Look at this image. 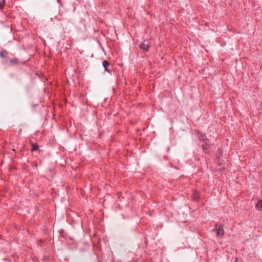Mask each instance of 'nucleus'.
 Listing matches in <instances>:
<instances>
[{
	"label": "nucleus",
	"mask_w": 262,
	"mask_h": 262,
	"mask_svg": "<svg viewBox=\"0 0 262 262\" xmlns=\"http://www.w3.org/2000/svg\"><path fill=\"white\" fill-rule=\"evenodd\" d=\"M38 146L37 144H33L32 150L33 151H35V150H36L38 149Z\"/></svg>",
	"instance_id": "7"
},
{
	"label": "nucleus",
	"mask_w": 262,
	"mask_h": 262,
	"mask_svg": "<svg viewBox=\"0 0 262 262\" xmlns=\"http://www.w3.org/2000/svg\"><path fill=\"white\" fill-rule=\"evenodd\" d=\"M218 226L217 225H216L214 227V228H213L212 230V232H217V230H218Z\"/></svg>",
	"instance_id": "8"
},
{
	"label": "nucleus",
	"mask_w": 262,
	"mask_h": 262,
	"mask_svg": "<svg viewBox=\"0 0 262 262\" xmlns=\"http://www.w3.org/2000/svg\"><path fill=\"white\" fill-rule=\"evenodd\" d=\"M224 235V231L222 225H220L218 228L217 232L216 233V236L218 238L222 237Z\"/></svg>",
	"instance_id": "3"
},
{
	"label": "nucleus",
	"mask_w": 262,
	"mask_h": 262,
	"mask_svg": "<svg viewBox=\"0 0 262 262\" xmlns=\"http://www.w3.org/2000/svg\"><path fill=\"white\" fill-rule=\"evenodd\" d=\"M150 45L148 41H144L143 43L140 45V48L145 51H148Z\"/></svg>",
	"instance_id": "2"
},
{
	"label": "nucleus",
	"mask_w": 262,
	"mask_h": 262,
	"mask_svg": "<svg viewBox=\"0 0 262 262\" xmlns=\"http://www.w3.org/2000/svg\"><path fill=\"white\" fill-rule=\"evenodd\" d=\"M256 209L258 210H261L262 209V200H259L256 204Z\"/></svg>",
	"instance_id": "5"
},
{
	"label": "nucleus",
	"mask_w": 262,
	"mask_h": 262,
	"mask_svg": "<svg viewBox=\"0 0 262 262\" xmlns=\"http://www.w3.org/2000/svg\"><path fill=\"white\" fill-rule=\"evenodd\" d=\"M109 62L107 60H104L103 61L102 66L103 68L107 72L111 73L112 72V70L107 69V67L109 66Z\"/></svg>",
	"instance_id": "4"
},
{
	"label": "nucleus",
	"mask_w": 262,
	"mask_h": 262,
	"mask_svg": "<svg viewBox=\"0 0 262 262\" xmlns=\"http://www.w3.org/2000/svg\"><path fill=\"white\" fill-rule=\"evenodd\" d=\"M200 139L201 140L203 141L205 144V145L203 144L202 146H203V148L204 151L205 152H206L207 151V149H208L207 144L208 142V140L205 134H202L201 136L200 137Z\"/></svg>",
	"instance_id": "1"
},
{
	"label": "nucleus",
	"mask_w": 262,
	"mask_h": 262,
	"mask_svg": "<svg viewBox=\"0 0 262 262\" xmlns=\"http://www.w3.org/2000/svg\"><path fill=\"white\" fill-rule=\"evenodd\" d=\"M193 199L196 201H197L199 199L200 196L196 191L193 192Z\"/></svg>",
	"instance_id": "6"
}]
</instances>
